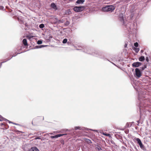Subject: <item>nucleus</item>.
<instances>
[{
    "instance_id": "nucleus-52",
    "label": "nucleus",
    "mask_w": 151,
    "mask_h": 151,
    "mask_svg": "<svg viewBox=\"0 0 151 151\" xmlns=\"http://www.w3.org/2000/svg\"><path fill=\"white\" fill-rule=\"evenodd\" d=\"M142 8H141V9H139V10H140H140H142Z\"/></svg>"
},
{
    "instance_id": "nucleus-23",
    "label": "nucleus",
    "mask_w": 151,
    "mask_h": 151,
    "mask_svg": "<svg viewBox=\"0 0 151 151\" xmlns=\"http://www.w3.org/2000/svg\"><path fill=\"white\" fill-rule=\"evenodd\" d=\"M70 24V22L68 21H67L66 22H65L64 24L65 26H68Z\"/></svg>"
},
{
    "instance_id": "nucleus-12",
    "label": "nucleus",
    "mask_w": 151,
    "mask_h": 151,
    "mask_svg": "<svg viewBox=\"0 0 151 151\" xmlns=\"http://www.w3.org/2000/svg\"><path fill=\"white\" fill-rule=\"evenodd\" d=\"M29 151H39L38 149L35 147H32L29 149Z\"/></svg>"
},
{
    "instance_id": "nucleus-33",
    "label": "nucleus",
    "mask_w": 151,
    "mask_h": 151,
    "mask_svg": "<svg viewBox=\"0 0 151 151\" xmlns=\"http://www.w3.org/2000/svg\"><path fill=\"white\" fill-rule=\"evenodd\" d=\"M105 59L109 61L110 62H111V63H112V64H113L114 65L116 66H117L116 65L115 63H114L113 62H111L109 60H108L107 59H106V58H105Z\"/></svg>"
},
{
    "instance_id": "nucleus-32",
    "label": "nucleus",
    "mask_w": 151,
    "mask_h": 151,
    "mask_svg": "<svg viewBox=\"0 0 151 151\" xmlns=\"http://www.w3.org/2000/svg\"><path fill=\"white\" fill-rule=\"evenodd\" d=\"M55 19L56 20V22H60V20L58 19L57 18H55Z\"/></svg>"
},
{
    "instance_id": "nucleus-5",
    "label": "nucleus",
    "mask_w": 151,
    "mask_h": 151,
    "mask_svg": "<svg viewBox=\"0 0 151 151\" xmlns=\"http://www.w3.org/2000/svg\"><path fill=\"white\" fill-rule=\"evenodd\" d=\"M139 10L137 9H136L134 11L131 13L130 16V18L131 19H133V18L137 17L139 15Z\"/></svg>"
},
{
    "instance_id": "nucleus-42",
    "label": "nucleus",
    "mask_w": 151,
    "mask_h": 151,
    "mask_svg": "<svg viewBox=\"0 0 151 151\" xmlns=\"http://www.w3.org/2000/svg\"><path fill=\"white\" fill-rule=\"evenodd\" d=\"M17 55H12V57H11V58H9V59H11L13 57L16 56Z\"/></svg>"
},
{
    "instance_id": "nucleus-43",
    "label": "nucleus",
    "mask_w": 151,
    "mask_h": 151,
    "mask_svg": "<svg viewBox=\"0 0 151 151\" xmlns=\"http://www.w3.org/2000/svg\"><path fill=\"white\" fill-rule=\"evenodd\" d=\"M90 130L93 131L95 132H98V130H93L91 129H90Z\"/></svg>"
},
{
    "instance_id": "nucleus-54",
    "label": "nucleus",
    "mask_w": 151,
    "mask_h": 151,
    "mask_svg": "<svg viewBox=\"0 0 151 151\" xmlns=\"http://www.w3.org/2000/svg\"><path fill=\"white\" fill-rule=\"evenodd\" d=\"M14 55V54H13V55Z\"/></svg>"
},
{
    "instance_id": "nucleus-30",
    "label": "nucleus",
    "mask_w": 151,
    "mask_h": 151,
    "mask_svg": "<svg viewBox=\"0 0 151 151\" xmlns=\"http://www.w3.org/2000/svg\"><path fill=\"white\" fill-rule=\"evenodd\" d=\"M6 121H8L9 123H12V124H15V125H19V124H18L14 123L13 122H12L10 121H9V120H8L7 119V120H6Z\"/></svg>"
},
{
    "instance_id": "nucleus-19",
    "label": "nucleus",
    "mask_w": 151,
    "mask_h": 151,
    "mask_svg": "<svg viewBox=\"0 0 151 151\" xmlns=\"http://www.w3.org/2000/svg\"><path fill=\"white\" fill-rule=\"evenodd\" d=\"M146 65H145L143 66L140 67L139 68L140 69V70H141L142 71L143 70L145 69V68H146Z\"/></svg>"
},
{
    "instance_id": "nucleus-2",
    "label": "nucleus",
    "mask_w": 151,
    "mask_h": 151,
    "mask_svg": "<svg viewBox=\"0 0 151 151\" xmlns=\"http://www.w3.org/2000/svg\"><path fill=\"white\" fill-rule=\"evenodd\" d=\"M79 49L77 50H80L84 52L93 56L99 57L101 59H104L103 53L99 51L91 50V49L87 47H79Z\"/></svg>"
},
{
    "instance_id": "nucleus-31",
    "label": "nucleus",
    "mask_w": 151,
    "mask_h": 151,
    "mask_svg": "<svg viewBox=\"0 0 151 151\" xmlns=\"http://www.w3.org/2000/svg\"><path fill=\"white\" fill-rule=\"evenodd\" d=\"M60 142L63 145H64V141L63 139H62L60 140Z\"/></svg>"
},
{
    "instance_id": "nucleus-13",
    "label": "nucleus",
    "mask_w": 151,
    "mask_h": 151,
    "mask_svg": "<svg viewBox=\"0 0 151 151\" xmlns=\"http://www.w3.org/2000/svg\"><path fill=\"white\" fill-rule=\"evenodd\" d=\"M65 135H66V134H58L57 135H56L55 136H54V138H57L58 137H60L61 136H62Z\"/></svg>"
},
{
    "instance_id": "nucleus-37",
    "label": "nucleus",
    "mask_w": 151,
    "mask_h": 151,
    "mask_svg": "<svg viewBox=\"0 0 151 151\" xmlns=\"http://www.w3.org/2000/svg\"><path fill=\"white\" fill-rule=\"evenodd\" d=\"M87 142L88 143H91V140L89 139H87Z\"/></svg>"
},
{
    "instance_id": "nucleus-29",
    "label": "nucleus",
    "mask_w": 151,
    "mask_h": 151,
    "mask_svg": "<svg viewBox=\"0 0 151 151\" xmlns=\"http://www.w3.org/2000/svg\"><path fill=\"white\" fill-rule=\"evenodd\" d=\"M138 44L137 42H136L134 43V45L136 47H137L138 46Z\"/></svg>"
},
{
    "instance_id": "nucleus-17",
    "label": "nucleus",
    "mask_w": 151,
    "mask_h": 151,
    "mask_svg": "<svg viewBox=\"0 0 151 151\" xmlns=\"http://www.w3.org/2000/svg\"><path fill=\"white\" fill-rule=\"evenodd\" d=\"M132 49L135 51V52L137 53L138 52L139 50V48L134 47H132Z\"/></svg>"
},
{
    "instance_id": "nucleus-36",
    "label": "nucleus",
    "mask_w": 151,
    "mask_h": 151,
    "mask_svg": "<svg viewBox=\"0 0 151 151\" xmlns=\"http://www.w3.org/2000/svg\"><path fill=\"white\" fill-rule=\"evenodd\" d=\"M40 48H41L43 47H45L47 46V45H40Z\"/></svg>"
},
{
    "instance_id": "nucleus-15",
    "label": "nucleus",
    "mask_w": 151,
    "mask_h": 151,
    "mask_svg": "<svg viewBox=\"0 0 151 151\" xmlns=\"http://www.w3.org/2000/svg\"><path fill=\"white\" fill-rule=\"evenodd\" d=\"M22 42L24 46L27 45V40L26 39H24L22 40Z\"/></svg>"
},
{
    "instance_id": "nucleus-8",
    "label": "nucleus",
    "mask_w": 151,
    "mask_h": 151,
    "mask_svg": "<svg viewBox=\"0 0 151 151\" xmlns=\"http://www.w3.org/2000/svg\"><path fill=\"white\" fill-rule=\"evenodd\" d=\"M0 124V128L3 129H7L9 127V126L5 123H2Z\"/></svg>"
},
{
    "instance_id": "nucleus-55",
    "label": "nucleus",
    "mask_w": 151,
    "mask_h": 151,
    "mask_svg": "<svg viewBox=\"0 0 151 151\" xmlns=\"http://www.w3.org/2000/svg\"><path fill=\"white\" fill-rule=\"evenodd\" d=\"M46 135V134H45V135H44V136H45V135Z\"/></svg>"
},
{
    "instance_id": "nucleus-49",
    "label": "nucleus",
    "mask_w": 151,
    "mask_h": 151,
    "mask_svg": "<svg viewBox=\"0 0 151 151\" xmlns=\"http://www.w3.org/2000/svg\"><path fill=\"white\" fill-rule=\"evenodd\" d=\"M50 134H53V133H50Z\"/></svg>"
},
{
    "instance_id": "nucleus-51",
    "label": "nucleus",
    "mask_w": 151,
    "mask_h": 151,
    "mask_svg": "<svg viewBox=\"0 0 151 151\" xmlns=\"http://www.w3.org/2000/svg\"><path fill=\"white\" fill-rule=\"evenodd\" d=\"M0 121H3V120H1V119H0Z\"/></svg>"
},
{
    "instance_id": "nucleus-1",
    "label": "nucleus",
    "mask_w": 151,
    "mask_h": 151,
    "mask_svg": "<svg viewBox=\"0 0 151 151\" xmlns=\"http://www.w3.org/2000/svg\"><path fill=\"white\" fill-rule=\"evenodd\" d=\"M119 18L122 25L125 27L130 33L136 34L137 33L136 26H135L133 22L129 21L126 24L127 21H125L122 14L119 15Z\"/></svg>"
},
{
    "instance_id": "nucleus-4",
    "label": "nucleus",
    "mask_w": 151,
    "mask_h": 151,
    "mask_svg": "<svg viewBox=\"0 0 151 151\" xmlns=\"http://www.w3.org/2000/svg\"><path fill=\"white\" fill-rule=\"evenodd\" d=\"M142 71L139 68H136L135 69V73H134V76L137 78H139L142 76Z\"/></svg>"
},
{
    "instance_id": "nucleus-40",
    "label": "nucleus",
    "mask_w": 151,
    "mask_h": 151,
    "mask_svg": "<svg viewBox=\"0 0 151 151\" xmlns=\"http://www.w3.org/2000/svg\"><path fill=\"white\" fill-rule=\"evenodd\" d=\"M146 60L147 62H148L149 61V58L148 57H146Z\"/></svg>"
},
{
    "instance_id": "nucleus-28",
    "label": "nucleus",
    "mask_w": 151,
    "mask_h": 151,
    "mask_svg": "<svg viewBox=\"0 0 151 151\" xmlns=\"http://www.w3.org/2000/svg\"><path fill=\"white\" fill-rule=\"evenodd\" d=\"M42 43V41L41 40H39L37 41V43L38 45H40Z\"/></svg>"
},
{
    "instance_id": "nucleus-53",
    "label": "nucleus",
    "mask_w": 151,
    "mask_h": 151,
    "mask_svg": "<svg viewBox=\"0 0 151 151\" xmlns=\"http://www.w3.org/2000/svg\"><path fill=\"white\" fill-rule=\"evenodd\" d=\"M141 52H143V50H141Z\"/></svg>"
},
{
    "instance_id": "nucleus-10",
    "label": "nucleus",
    "mask_w": 151,
    "mask_h": 151,
    "mask_svg": "<svg viewBox=\"0 0 151 151\" xmlns=\"http://www.w3.org/2000/svg\"><path fill=\"white\" fill-rule=\"evenodd\" d=\"M22 49L21 47H18L17 48H16L14 50V54L17 55L22 53V52H19V51Z\"/></svg>"
},
{
    "instance_id": "nucleus-9",
    "label": "nucleus",
    "mask_w": 151,
    "mask_h": 151,
    "mask_svg": "<svg viewBox=\"0 0 151 151\" xmlns=\"http://www.w3.org/2000/svg\"><path fill=\"white\" fill-rule=\"evenodd\" d=\"M142 65V63H141L137 62L133 63L132 64V65L133 67H138Z\"/></svg>"
},
{
    "instance_id": "nucleus-41",
    "label": "nucleus",
    "mask_w": 151,
    "mask_h": 151,
    "mask_svg": "<svg viewBox=\"0 0 151 151\" xmlns=\"http://www.w3.org/2000/svg\"><path fill=\"white\" fill-rule=\"evenodd\" d=\"M35 139H41V138L39 137H38L35 138Z\"/></svg>"
},
{
    "instance_id": "nucleus-38",
    "label": "nucleus",
    "mask_w": 151,
    "mask_h": 151,
    "mask_svg": "<svg viewBox=\"0 0 151 151\" xmlns=\"http://www.w3.org/2000/svg\"><path fill=\"white\" fill-rule=\"evenodd\" d=\"M40 45H38V46H35V48H36V49H38V48H40Z\"/></svg>"
},
{
    "instance_id": "nucleus-24",
    "label": "nucleus",
    "mask_w": 151,
    "mask_h": 151,
    "mask_svg": "<svg viewBox=\"0 0 151 151\" xmlns=\"http://www.w3.org/2000/svg\"><path fill=\"white\" fill-rule=\"evenodd\" d=\"M39 27L40 28H43L44 27V24H41L39 25Z\"/></svg>"
},
{
    "instance_id": "nucleus-46",
    "label": "nucleus",
    "mask_w": 151,
    "mask_h": 151,
    "mask_svg": "<svg viewBox=\"0 0 151 151\" xmlns=\"http://www.w3.org/2000/svg\"><path fill=\"white\" fill-rule=\"evenodd\" d=\"M122 149H126V148L124 146H122Z\"/></svg>"
},
{
    "instance_id": "nucleus-20",
    "label": "nucleus",
    "mask_w": 151,
    "mask_h": 151,
    "mask_svg": "<svg viewBox=\"0 0 151 151\" xmlns=\"http://www.w3.org/2000/svg\"><path fill=\"white\" fill-rule=\"evenodd\" d=\"M74 129L75 130H81L82 129L81 128V127L80 126H76L74 127Z\"/></svg>"
},
{
    "instance_id": "nucleus-48",
    "label": "nucleus",
    "mask_w": 151,
    "mask_h": 151,
    "mask_svg": "<svg viewBox=\"0 0 151 151\" xmlns=\"http://www.w3.org/2000/svg\"><path fill=\"white\" fill-rule=\"evenodd\" d=\"M127 44H125L124 45L125 47H127Z\"/></svg>"
},
{
    "instance_id": "nucleus-50",
    "label": "nucleus",
    "mask_w": 151,
    "mask_h": 151,
    "mask_svg": "<svg viewBox=\"0 0 151 151\" xmlns=\"http://www.w3.org/2000/svg\"><path fill=\"white\" fill-rule=\"evenodd\" d=\"M123 144H124V145H126V143H124V142H123Z\"/></svg>"
},
{
    "instance_id": "nucleus-47",
    "label": "nucleus",
    "mask_w": 151,
    "mask_h": 151,
    "mask_svg": "<svg viewBox=\"0 0 151 151\" xmlns=\"http://www.w3.org/2000/svg\"><path fill=\"white\" fill-rule=\"evenodd\" d=\"M137 122H138V124H137V125H139V120H138V121H137Z\"/></svg>"
},
{
    "instance_id": "nucleus-39",
    "label": "nucleus",
    "mask_w": 151,
    "mask_h": 151,
    "mask_svg": "<svg viewBox=\"0 0 151 151\" xmlns=\"http://www.w3.org/2000/svg\"><path fill=\"white\" fill-rule=\"evenodd\" d=\"M16 132H21V133H23L22 132H21V131H19V130H16ZM23 133H24V132H23Z\"/></svg>"
},
{
    "instance_id": "nucleus-14",
    "label": "nucleus",
    "mask_w": 151,
    "mask_h": 151,
    "mask_svg": "<svg viewBox=\"0 0 151 151\" xmlns=\"http://www.w3.org/2000/svg\"><path fill=\"white\" fill-rule=\"evenodd\" d=\"M85 1L84 0H77L76 3L78 4H82Z\"/></svg>"
},
{
    "instance_id": "nucleus-25",
    "label": "nucleus",
    "mask_w": 151,
    "mask_h": 151,
    "mask_svg": "<svg viewBox=\"0 0 151 151\" xmlns=\"http://www.w3.org/2000/svg\"><path fill=\"white\" fill-rule=\"evenodd\" d=\"M67 42V39L66 38L64 39L63 41L62 42L63 44H65Z\"/></svg>"
},
{
    "instance_id": "nucleus-26",
    "label": "nucleus",
    "mask_w": 151,
    "mask_h": 151,
    "mask_svg": "<svg viewBox=\"0 0 151 151\" xmlns=\"http://www.w3.org/2000/svg\"><path fill=\"white\" fill-rule=\"evenodd\" d=\"M0 118L1 119V120H2L3 121L4 120V121H6L7 120V119L4 118L3 117H2L1 115H0Z\"/></svg>"
},
{
    "instance_id": "nucleus-27",
    "label": "nucleus",
    "mask_w": 151,
    "mask_h": 151,
    "mask_svg": "<svg viewBox=\"0 0 151 151\" xmlns=\"http://www.w3.org/2000/svg\"><path fill=\"white\" fill-rule=\"evenodd\" d=\"M102 134L106 136H109L110 135V134H108L106 132H103Z\"/></svg>"
},
{
    "instance_id": "nucleus-56",
    "label": "nucleus",
    "mask_w": 151,
    "mask_h": 151,
    "mask_svg": "<svg viewBox=\"0 0 151 151\" xmlns=\"http://www.w3.org/2000/svg\"><path fill=\"white\" fill-rule=\"evenodd\" d=\"M26 26H27V25L26 24Z\"/></svg>"
},
{
    "instance_id": "nucleus-44",
    "label": "nucleus",
    "mask_w": 151,
    "mask_h": 151,
    "mask_svg": "<svg viewBox=\"0 0 151 151\" xmlns=\"http://www.w3.org/2000/svg\"><path fill=\"white\" fill-rule=\"evenodd\" d=\"M52 38V36H51V35H50V36H49V39H51V38Z\"/></svg>"
},
{
    "instance_id": "nucleus-7",
    "label": "nucleus",
    "mask_w": 151,
    "mask_h": 151,
    "mask_svg": "<svg viewBox=\"0 0 151 151\" xmlns=\"http://www.w3.org/2000/svg\"><path fill=\"white\" fill-rule=\"evenodd\" d=\"M135 140L137 141V143L138 144L141 148V149L144 150V145H143L141 140L138 138H136L135 139Z\"/></svg>"
},
{
    "instance_id": "nucleus-16",
    "label": "nucleus",
    "mask_w": 151,
    "mask_h": 151,
    "mask_svg": "<svg viewBox=\"0 0 151 151\" xmlns=\"http://www.w3.org/2000/svg\"><path fill=\"white\" fill-rule=\"evenodd\" d=\"M145 60V58L144 56H141L139 58V60L140 61L142 62L144 61Z\"/></svg>"
},
{
    "instance_id": "nucleus-21",
    "label": "nucleus",
    "mask_w": 151,
    "mask_h": 151,
    "mask_svg": "<svg viewBox=\"0 0 151 151\" xmlns=\"http://www.w3.org/2000/svg\"><path fill=\"white\" fill-rule=\"evenodd\" d=\"M131 124L129 123H127L126 125V127L127 128H129L131 126Z\"/></svg>"
},
{
    "instance_id": "nucleus-6",
    "label": "nucleus",
    "mask_w": 151,
    "mask_h": 151,
    "mask_svg": "<svg viewBox=\"0 0 151 151\" xmlns=\"http://www.w3.org/2000/svg\"><path fill=\"white\" fill-rule=\"evenodd\" d=\"M85 9L84 6H76L73 8V9L75 12H78L83 11Z\"/></svg>"
},
{
    "instance_id": "nucleus-35",
    "label": "nucleus",
    "mask_w": 151,
    "mask_h": 151,
    "mask_svg": "<svg viewBox=\"0 0 151 151\" xmlns=\"http://www.w3.org/2000/svg\"><path fill=\"white\" fill-rule=\"evenodd\" d=\"M72 14L70 10H68V14L69 15H70Z\"/></svg>"
},
{
    "instance_id": "nucleus-45",
    "label": "nucleus",
    "mask_w": 151,
    "mask_h": 151,
    "mask_svg": "<svg viewBox=\"0 0 151 151\" xmlns=\"http://www.w3.org/2000/svg\"><path fill=\"white\" fill-rule=\"evenodd\" d=\"M50 138L52 139H53L54 138V136H50Z\"/></svg>"
},
{
    "instance_id": "nucleus-3",
    "label": "nucleus",
    "mask_w": 151,
    "mask_h": 151,
    "mask_svg": "<svg viewBox=\"0 0 151 151\" xmlns=\"http://www.w3.org/2000/svg\"><path fill=\"white\" fill-rule=\"evenodd\" d=\"M115 9V7L112 5H107L102 8V10L104 12H112Z\"/></svg>"
},
{
    "instance_id": "nucleus-34",
    "label": "nucleus",
    "mask_w": 151,
    "mask_h": 151,
    "mask_svg": "<svg viewBox=\"0 0 151 151\" xmlns=\"http://www.w3.org/2000/svg\"><path fill=\"white\" fill-rule=\"evenodd\" d=\"M4 9V7L3 6H0V10H3Z\"/></svg>"
},
{
    "instance_id": "nucleus-22",
    "label": "nucleus",
    "mask_w": 151,
    "mask_h": 151,
    "mask_svg": "<svg viewBox=\"0 0 151 151\" xmlns=\"http://www.w3.org/2000/svg\"><path fill=\"white\" fill-rule=\"evenodd\" d=\"M10 60V59H7V58L6 59L4 60H3V61L2 62H1L0 63V64H1L2 65V63H4L5 62H6L7 61H8Z\"/></svg>"
},
{
    "instance_id": "nucleus-18",
    "label": "nucleus",
    "mask_w": 151,
    "mask_h": 151,
    "mask_svg": "<svg viewBox=\"0 0 151 151\" xmlns=\"http://www.w3.org/2000/svg\"><path fill=\"white\" fill-rule=\"evenodd\" d=\"M95 149L96 150L99 151L102 150L101 148L98 145H96Z\"/></svg>"
},
{
    "instance_id": "nucleus-11",
    "label": "nucleus",
    "mask_w": 151,
    "mask_h": 151,
    "mask_svg": "<svg viewBox=\"0 0 151 151\" xmlns=\"http://www.w3.org/2000/svg\"><path fill=\"white\" fill-rule=\"evenodd\" d=\"M50 6L52 8L55 9V10H57L58 9V8L56 5L55 4V3H52L51 4H50Z\"/></svg>"
}]
</instances>
